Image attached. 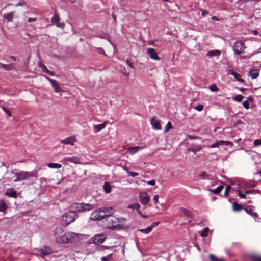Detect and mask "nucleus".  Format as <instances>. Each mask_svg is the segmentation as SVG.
I'll return each instance as SVG.
<instances>
[{"instance_id": "nucleus-1", "label": "nucleus", "mask_w": 261, "mask_h": 261, "mask_svg": "<svg viewBox=\"0 0 261 261\" xmlns=\"http://www.w3.org/2000/svg\"><path fill=\"white\" fill-rule=\"evenodd\" d=\"M114 210L112 207H103L95 211L92 213L91 218L93 220H99L112 215Z\"/></svg>"}, {"instance_id": "nucleus-2", "label": "nucleus", "mask_w": 261, "mask_h": 261, "mask_svg": "<svg viewBox=\"0 0 261 261\" xmlns=\"http://www.w3.org/2000/svg\"><path fill=\"white\" fill-rule=\"evenodd\" d=\"M94 208V205L89 203H74L71 205V210L77 213L89 211Z\"/></svg>"}, {"instance_id": "nucleus-3", "label": "nucleus", "mask_w": 261, "mask_h": 261, "mask_svg": "<svg viewBox=\"0 0 261 261\" xmlns=\"http://www.w3.org/2000/svg\"><path fill=\"white\" fill-rule=\"evenodd\" d=\"M106 221V226L108 228L114 230L119 229L121 227L119 224L121 222L120 219L112 216V215H108Z\"/></svg>"}, {"instance_id": "nucleus-4", "label": "nucleus", "mask_w": 261, "mask_h": 261, "mask_svg": "<svg viewBox=\"0 0 261 261\" xmlns=\"http://www.w3.org/2000/svg\"><path fill=\"white\" fill-rule=\"evenodd\" d=\"M56 241L58 243L64 244L67 243V232L64 233L62 228L60 227H56L54 231Z\"/></svg>"}, {"instance_id": "nucleus-5", "label": "nucleus", "mask_w": 261, "mask_h": 261, "mask_svg": "<svg viewBox=\"0 0 261 261\" xmlns=\"http://www.w3.org/2000/svg\"><path fill=\"white\" fill-rule=\"evenodd\" d=\"M78 218V215L73 210H70L62 216V220L66 225L73 222Z\"/></svg>"}, {"instance_id": "nucleus-6", "label": "nucleus", "mask_w": 261, "mask_h": 261, "mask_svg": "<svg viewBox=\"0 0 261 261\" xmlns=\"http://www.w3.org/2000/svg\"><path fill=\"white\" fill-rule=\"evenodd\" d=\"M14 174L16 176V178L14 180V182L27 180L31 177L36 176V174L34 172L21 171L18 173H14Z\"/></svg>"}, {"instance_id": "nucleus-7", "label": "nucleus", "mask_w": 261, "mask_h": 261, "mask_svg": "<svg viewBox=\"0 0 261 261\" xmlns=\"http://www.w3.org/2000/svg\"><path fill=\"white\" fill-rule=\"evenodd\" d=\"M233 50L235 54L240 55L243 53L245 46L242 41H236L233 45Z\"/></svg>"}, {"instance_id": "nucleus-8", "label": "nucleus", "mask_w": 261, "mask_h": 261, "mask_svg": "<svg viewBox=\"0 0 261 261\" xmlns=\"http://www.w3.org/2000/svg\"><path fill=\"white\" fill-rule=\"evenodd\" d=\"M106 239V235L105 234H95L91 237L89 240L90 243L96 245H99L103 243Z\"/></svg>"}, {"instance_id": "nucleus-9", "label": "nucleus", "mask_w": 261, "mask_h": 261, "mask_svg": "<svg viewBox=\"0 0 261 261\" xmlns=\"http://www.w3.org/2000/svg\"><path fill=\"white\" fill-rule=\"evenodd\" d=\"M82 235L80 233L73 232H67V243H74L79 241L81 239Z\"/></svg>"}, {"instance_id": "nucleus-10", "label": "nucleus", "mask_w": 261, "mask_h": 261, "mask_svg": "<svg viewBox=\"0 0 261 261\" xmlns=\"http://www.w3.org/2000/svg\"><path fill=\"white\" fill-rule=\"evenodd\" d=\"M44 76L50 82L53 88L54 89V91L56 93H62L63 92V90L61 89L60 86H59L58 82L54 79H52L49 77L46 76V75H44Z\"/></svg>"}, {"instance_id": "nucleus-11", "label": "nucleus", "mask_w": 261, "mask_h": 261, "mask_svg": "<svg viewBox=\"0 0 261 261\" xmlns=\"http://www.w3.org/2000/svg\"><path fill=\"white\" fill-rule=\"evenodd\" d=\"M139 200L141 204L146 205L149 203L150 199L149 196L146 192H142L139 194Z\"/></svg>"}, {"instance_id": "nucleus-12", "label": "nucleus", "mask_w": 261, "mask_h": 261, "mask_svg": "<svg viewBox=\"0 0 261 261\" xmlns=\"http://www.w3.org/2000/svg\"><path fill=\"white\" fill-rule=\"evenodd\" d=\"M60 18L59 16L55 13L51 19V21L53 24H55L57 27L63 28L65 24L63 22L59 23Z\"/></svg>"}, {"instance_id": "nucleus-13", "label": "nucleus", "mask_w": 261, "mask_h": 261, "mask_svg": "<svg viewBox=\"0 0 261 261\" xmlns=\"http://www.w3.org/2000/svg\"><path fill=\"white\" fill-rule=\"evenodd\" d=\"M146 52L149 55L150 58L154 60L159 61L160 58L158 56L155 50L152 48L147 49Z\"/></svg>"}, {"instance_id": "nucleus-14", "label": "nucleus", "mask_w": 261, "mask_h": 261, "mask_svg": "<svg viewBox=\"0 0 261 261\" xmlns=\"http://www.w3.org/2000/svg\"><path fill=\"white\" fill-rule=\"evenodd\" d=\"M150 123L153 129L160 130L162 127L160 125V120L154 117L151 118Z\"/></svg>"}, {"instance_id": "nucleus-15", "label": "nucleus", "mask_w": 261, "mask_h": 261, "mask_svg": "<svg viewBox=\"0 0 261 261\" xmlns=\"http://www.w3.org/2000/svg\"><path fill=\"white\" fill-rule=\"evenodd\" d=\"M81 158L79 156L65 157L63 159V161L66 162L73 163L74 164H81Z\"/></svg>"}, {"instance_id": "nucleus-16", "label": "nucleus", "mask_w": 261, "mask_h": 261, "mask_svg": "<svg viewBox=\"0 0 261 261\" xmlns=\"http://www.w3.org/2000/svg\"><path fill=\"white\" fill-rule=\"evenodd\" d=\"M76 141V139L74 137H69L65 139L61 140V143L64 144L74 145Z\"/></svg>"}, {"instance_id": "nucleus-17", "label": "nucleus", "mask_w": 261, "mask_h": 261, "mask_svg": "<svg viewBox=\"0 0 261 261\" xmlns=\"http://www.w3.org/2000/svg\"><path fill=\"white\" fill-rule=\"evenodd\" d=\"M107 124H108V122L105 121L103 123H102L101 124L94 125L93 129H94V132L95 133H97L98 132H100L102 129H104L106 127Z\"/></svg>"}, {"instance_id": "nucleus-18", "label": "nucleus", "mask_w": 261, "mask_h": 261, "mask_svg": "<svg viewBox=\"0 0 261 261\" xmlns=\"http://www.w3.org/2000/svg\"><path fill=\"white\" fill-rule=\"evenodd\" d=\"M244 210L248 214L254 217V218L258 217L257 214L255 212H254V209L253 207L251 206H247L245 207Z\"/></svg>"}, {"instance_id": "nucleus-19", "label": "nucleus", "mask_w": 261, "mask_h": 261, "mask_svg": "<svg viewBox=\"0 0 261 261\" xmlns=\"http://www.w3.org/2000/svg\"><path fill=\"white\" fill-rule=\"evenodd\" d=\"M143 149V147L139 146H133L127 149V152L131 155L137 153L139 149Z\"/></svg>"}, {"instance_id": "nucleus-20", "label": "nucleus", "mask_w": 261, "mask_h": 261, "mask_svg": "<svg viewBox=\"0 0 261 261\" xmlns=\"http://www.w3.org/2000/svg\"><path fill=\"white\" fill-rule=\"evenodd\" d=\"M5 194L10 197L16 198L17 197L16 191L14 190L13 189H8L6 191Z\"/></svg>"}, {"instance_id": "nucleus-21", "label": "nucleus", "mask_w": 261, "mask_h": 261, "mask_svg": "<svg viewBox=\"0 0 261 261\" xmlns=\"http://www.w3.org/2000/svg\"><path fill=\"white\" fill-rule=\"evenodd\" d=\"M39 67L41 68L43 72L48 74L50 76H54L55 73L47 69L46 66L42 64H39Z\"/></svg>"}, {"instance_id": "nucleus-22", "label": "nucleus", "mask_w": 261, "mask_h": 261, "mask_svg": "<svg viewBox=\"0 0 261 261\" xmlns=\"http://www.w3.org/2000/svg\"><path fill=\"white\" fill-rule=\"evenodd\" d=\"M228 74L234 76V78L238 81L241 82H244V80L241 78V75L233 70H229L228 71Z\"/></svg>"}, {"instance_id": "nucleus-23", "label": "nucleus", "mask_w": 261, "mask_h": 261, "mask_svg": "<svg viewBox=\"0 0 261 261\" xmlns=\"http://www.w3.org/2000/svg\"><path fill=\"white\" fill-rule=\"evenodd\" d=\"M14 64H4L0 62V68L7 71H10L13 69Z\"/></svg>"}, {"instance_id": "nucleus-24", "label": "nucleus", "mask_w": 261, "mask_h": 261, "mask_svg": "<svg viewBox=\"0 0 261 261\" xmlns=\"http://www.w3.org/2000/svg\"><path fill=\"white\" fill-rule=\"evenodd\" d=\"M221 54V52L219 50H211L207 53V56L210 58L214 56H219Z\"/></svg>"}, {"instance_id": "nucleus-25", "label": "nucleus", "mask_w": 261, "mask_h": 261, "mask_svg": "<svg viewBox=\"0 0 261 261\" xmlns=\"http://www.w3.org/2000/svg\"><path fill=\"white\" fill-rule=\"evenodd\" d=\"M51 249L49 247H44L41 249V253L43 255H47L51 253Z\"/></svg>"}, {"instance_id": "nucleus-26", "label": "nucleus", "mask_w": 261, "mask_h": 261, "mask_svg": "<svg viewBox=\"0 0 261 261\" xmlns=\"http://www.w3.org/2000/svg\"><path fill=\"white\" fill-rule=\"evenodd\" d=\"M128 208L135 210L136 209L137 213L140 211V205L138 203L130 204L127 206Z\"/></svg>"}, {"instance_id": "nucleus-27", "label": "nucleus", "mask_w": 261, "mask_h": 261, "mask_svg": "<svg viewBox=\"0 0 261 261\" xmlns=\"http://www.w3.org/2000/svg\"><path fill=\"white\" fill-rule=\"evenodd\" d=\"M249 75L251 76L252 79H256L259 75V71L257 69L251 70L249 73Z\"/></svg>"}, {"instance_id": "nucleus-28", "label": "nucleus", "mask_w": 261, "mask_h": 261, "mask_svg": "<svg viewBox=\"0 0 261 261\" xmlns=\"http://www.w3.org/2000/svg\"><path fill=\"white\" fill-rule=\"evenodd\" d=\"M8 206L3 200H0V212L6 213V210L7 209Z\"/></svg>"}, {"instance_id": "nucleus-29", "label": "nucleus", "mask_w": 261, "mask_h": 261, "mask_svg": "<svg viewBox=\"0 0 261 261\" xmlns=\"http://www.w3.org/2000/svg\"><path fill=\"white\" fill-rule=\"evenodd\" d=\"M14 14L13 12L5 14L3 16L4 19H7L9 22H12L13 19Z\"/></svg>"}, {"instance_id": "nucleus-30", "label": "nucleus", "mask_w": 261, "mask_h": 261, "mask_svg": "<svg viewBox=\"0 0 261 261\" xmlns=\"http://www.w3.org/2000/svg\"><path fill=\"white\" fill-rule=\"evenodd\" d=\"M223 188V186L221 185L218 186L217 188H216L214 190H212L210 189H208V191L212 192L215 194H218L222 191Z\"/></svg>"}, {"instance_id": "nucleus-31", "label": "nucleus", "mask_w": 261, "mask_h": 261, "mask_svg": "<svg viewBox=\"0 0 261 261\" xmlns=\"http://www.w3.org/2000/svg\"><path fill=\"white\" fill-rule=\"evenodd\" d=\"M180 210L184 214V215L186 216H187L190 218H192V216H193L192 214L189 210H188L185 208H182V207H180Z\"/></svg>"}, {"instance_id": "nucleus-32", "label": "nucleus", "mask_w": 261, "mask_h": 261, "mask_svg": "<svg viewBox=\"0 0 261 261\" xmlns=\"http://www.w3.org/2000/svg\"><path fill=\"white\" fill-rule=\"evenodd\" d=\"M103 188L106 193H109L111 192V187L110 184L108 182L104 183Z\"/></svg>"}, {"instance_id": "nucleus-33", "label": "nucleus", "mask_w": 261, "mask_h": 261, "mask_svg": "<svg viewBox=\"0 0 261 261\" xmlns=\"http://www.w3.org/2000/svg\"><path fill=\"white\" fill-rule=\"evenodd\" d=\"M47 166L50 168L59 169L61 168L62 165L59 163H50L47 164Z\"/></svg>"}, {"instance_id": "nucleus-34", "label": "nucleus", "mask_w": 261, "mask_h": 261, "mask_svg": "<svg viewBox=\"0 0 261 261\" xmlns=\"http://www.w3.org/2000/svg\"><path fill=\"white\" fill-rule=\"evenodd\" d=\"M201 149V147L200 145L197 146L193 148H191L188 149V151H191L192 152H193L194 153H196V152L199 151Z\"/></svg>"}, {"instance_id": "nucleus-35", "label": "nucleus", "mask_w": 261, "mask_h": 261, "mask_svg": "<svg viewBox=\"0 0 261 261\" xmlns=\"http://www.w3.org/2000/svg\"><path fill=\"white\" fill-rule=\"evenodd\" d=\"M209 231H210V229L208 227H205L200 233V235L202 237H207Z\"/></svg>"}, {"instance_id": "nucleus-36", "label": "nucleus", "mask_w": 261, "mask_h": 261, "mask_svg": "<svg viewBox=\"0 0 261 261\" xmlns=\"http://www.w3.org/2000/svg\"><path fill=\"white\" fill-rule=\"evenodd\" d=\"M198 176L200 177V179H208V175H207V173L205 171H201L200 172V173L198 175Z\"/></svg>"}, {"instance_id": "nucleus-37", "label": "nucleus", "mask_w": 261, "mask_h": 261, "mask_svg": "<svg viewBox=\"0 0 261 261\" xmlns=\"http://www.w3.org/2000/svg\"><path fill=\"white\" fill-rule=\"evenodd\" d=\"M233 209L234 211H239L242 209H243V207L239 204L237 203V202H234L233 203Z\"/></svg>"}, {"instance_id": "nucleus-38", "label": "nucleus", "mask_w": 261, "mask_h": 261, "mask_svg": "<svg viewBox=\"0 0 261 261\" xmlns=\"http://www.w3.org/2000/svg\"><path fill=\"white\" fill-rule=\"evenodd\" d=\"M209 257L211 261H224L223 258H219L213 254H210Z\"/></svg>"}, {"instance_id": "nucleus-39", "label": "nucleus", "mask_w": 261, "mask_h": 261, "mask_svg": "<svg viewBox=\"0 0 261 261\" xmlns=\"http://www.w3.org/2000/svg\"><path fill=\"white\" fill-rule=\"evenodd\" d=\"M138 231L145 234H148L152 231V230L151 227H148L145 229H138Z\"/></svg>"}, {"instance_id": "nucleus-40", "label": "nucleus", "mask_w": 261, "mask_h": 261, "mask_svg": "<svg viewBox=\"0 0 261 261\" xmlns=\"http://www.w3.org/2000/svg\"><path fill=\"white\" fill-rule=\"evenodd\" d=\"M244 98V96L242 95L238 94L233 98V99L237 102H241Z\"/></svg>"}, {"instance_id": "nucleus-41", "label": "nucleus", "mask_w": 261, "mask_h": 261, "mask_svg": "<svg viewBox=\"0 0 261 261\" xmlns=\"http://www.w3.org/2000/svg\"><path fill=\"white\" fill-rule=\"evenodd\" d=\"M172 128V125L170 122H168L164 128V132L167 133L169 130Z\"/></svg>"}, {"instance_id": "nucleus-42", "label": "nucleus", "mask_w": 261, "mask_h": 261, "mask_svg": "<svg viewBox=\"0 0 261 261\" xmlns=\"http://www.w3.org/2000/svg\"><path fill=\"white\" fill-rule=\"evenodd\" d=\"M208 88L211 91L213 92H216L219 90L216 84H212L209 86Z\"/></svg>"}, {"instance_id": "nucleus-43", "label": "nucleus", "mask_w": 261, "mask_h": 261, "mask_svg": "<svg viewBox=\"0 0 261 261\" xmlns=\"http://www.w3.org/2000/svg\"><path fill=\"white\" fill-rule=\"evenodd\" d=\"M112 254H110L106 256H103L101 258V261H109L112 257Z\"/></svg>"}, {"instance_id": "nucleus-44", "label": "nucleus", "mask_w": 261, "mask_h": 261, "mask_svg": "<svg viewBox=\"0 0 261 261\" xmlns=\"http://www.w3.org/2000/svg\"><path fill=\"white\" fill-rule=\"evenodd\" d=\"M230 189H231V187L230 186L228 185L226 186V187L225 188V192H224L225 196H227Z\"/></svg>"}, {"instance_id": "nucleus-45", "label": "nucleus", "mask_w": 261, "mask_h": 261, "mask_svg": "<svg viewBox=\"0 0 261 261\" xmlns=\"http://www.w3.org/2000/svg\"><path fill=\"white\" fill-rule=\"evenodd\" d=\"M261 145V140H260V139H255L254 141V142H253V145L254 146H258V145Z\"/></svg>"}, {"instance_id": "nucleus-46", "label": "nucleus", "mask_w": 261, "mask_h": 261, "mask_svg": "<svg viewBox=\"0 0 261 261\" xmlns=\"http://www.w3.org/2000/svg\"><path fill=\"white\" fill-rule=\"evenodd\" d=\"M203 109V106L202 105H198L196 107H195V109H196L198 111H201Z\"/></svg>"}, {"instance_id": "nucleus-47", "label": "nucleus", "mask_w": 261, "mask_h": 261, "mask_svg": "<svg viewBox=\"0 0 261 261\" xmlns=\"http://www.w3.org/2000/svg\"><path fill=\"white\" fill-rule=\"evenodd\" d=\"M243 106L244 108L248 110L249 108V104L247 101H244L243 102Z\"/></svg>"}, {"instance_id": "nucleus-48", "label": "nucleus", "mask_w": 261, "mask_h": 261, "mask_svg": "<svg viewBox=\"0 0 261 261\" xmlns=\"http://www.w3.org/2000/svg\"><path fill=\"white\" fill-rule=\"evenodd\" d=\"M220 144H221V143L220 142H217L216 143H214L213 144H212L211 145V148H216V147H218V146L220 145Z\"/></svg>"}, {"instance_id": "nucleus-49", "label": "nucleus", "mask_w": 261, "mask_h": 261, "mask_svg": "<svg viewBox=\"0 0 261 261\" xmlns=\"http://www.w3.org/2000/svg\"><path fill=\"white\" fill-rule=\"evenodd\" d=\"M128 175L129 176H130L133 177H135L137 176L139 174L137 172H128Z\"/></svg>"}, {"instance_id": "nucleus-50", "label": "nucleus", "mask_w": 261, "mask_h": 261, "mask_svg": "<svg viewBox=\"0 0 261 261\" xmlns=\"http://www.w3.org/2000/svg\"><path fill=\"white\" fill-rule=\"evenodd\" d=\"M159 196L158 195H155L153 197V200L155 204L159 202Z\"/></svg>"}, {"instance_id": "nucleus-51", "label": "nucleus", "mask_w": 261, "mask_h": 261, "mask_svg": "<svg viewBox=\"0 0 261 261\" xmlns=\"http://www.w3.org/2000/svg\"><path fill=\"white\" fill-rule=\"evenodd\" d=\"M159 224H160V222H154L151 224V226H149V227H151V230H152V229L154 227L158 225Z\"/></svg>"}, {"instance_id": "nucleus-52", "label": "nucleus", "mask_w": 261, "mask_h": 261, "mask_svg": "<svg viewBox=\"0 0 261 261\" xmlns=\"http://www.w3.org/2000/svg\"><path fill=\"white\" fill-rule=\"evenodd\" d=\"M3 111L5 112L9 116H11V113L9 110L5 108V107L2 108Z\"/></svg>"}, {"instance_id": "nucleus-53", "label": "nucleus", "mask_w": 261, "mask_h": 261, "mask_svg": "<svg viewBox=\"0 0 261 261\" xmlns=\"http://www.w3.org/2000/svg\"><path fill=\"white\" fill-rule=\"evenodd\" d=\"M37 21L36 18H29L28 19V22H35Z\"/></svg>"}, {"instance_id": "nucleus-54", "label": "nucleus", "mask_w": 261, "mask_h": 261, "mask_svg": "<svg viewBox=\"0 0 261 261\" xmlns=\"http://www.w3.org/2000/svg\"><path fill=\"white\" fill-rule=\"evenodd\" d=\"M147 184L151 186H154L155 184V181L154 180H151L147 181Z\"/></svg>"}, {"instance_id": "nucleus-55", "label": "nucleus", "mask_w": 261, "mask_h": 261, "mask_svg": "<svg viewBox=\"0 0 261 261\" xmlns=\"http://www.w3.org/2000/svg\"><path fill=\"white\" fill-rule=\"evenodd\" d=\"M138 214L140 216H141V217H143V218H147L148 217V216L144 215V214H143L142 213V212H141L140 211H139L138 212Z\"/></svg>"}, {"instance_id": "nucleus-56", "label": "nucleus", "mask_w": 261, "mask_h": 261, "mask_svg": "<svg viewBox=\"0 0 261 261\" xmlns=\"http://www.w3.org/2000/svg\"><path fill=\"white\" fill-rule=\"evenodd\" d=\"M255 193V190H248V191H246L245 192V193L246 194H254Z\"/></svg>"}, {"instance_id": "nucleus-57", "label": "nucleus", "mask_w": 261, "mask_h": 261, "mask_svg": "<svg viewBox=\"0 0 261 261\" xmlns=\"http://www.w3.org/2000/svg\"><path fill=\"white\" fill-rule=\"evenodd\" d=\"M245 194H243L241 192H239L238 193V195L239 196V197L241 198H246V196H245Z\"/></svg>"}, {"instance_id": "nucleus-58", "label": "nucleus", "mask_w": 261, "mask_h": 261, "mask_svg": "<svg viewBox=\"0 0 261 261\" xmlns=\"http://www.w3.org/2000/svg\"><path fill=\"white\" fill-rule=\"evenodd\" d=\"M254 261H261V257L260 256H254L253 257Z\"/></svg>"}, {"instance_id": "nucleus-59", "label": "nucleus", "mask_w": 261, "mask_h": 261, "mask_svg": "<svg viewBox=\"0 0 261 261\" xmlns=\"http://www.w3.org/2000/svg\"><path fill=\"white\" fill-rule=\"evenodd\" d=\"M24 5V4L22 2H19L18 4H16L15 6H23Z\"/></svg>"}, {"instance_id": "nucleus-60", "label": "nucleus", "mask_w": 261, "mask_h": 261, "mask_svg": "<svg viewBox=\"0 0 261 261\" xmlns=\"http://www.w3.org/2000/svg\"><path fill=\"white\" fill-rule=\"evenodd\" d=\"M122 168L128 174V172H129L130 171L128 170V169L126 167H124V166H122Z\"/></svg>"}, {"instance_id": "nucleus-61", "label": "nucleus", "mask_w": 261, "mask_h": 261, "mask_svg": "<svg viewBox=\"0 0 261 261\" xmlns=\"http://www.w3.org/2000/svg\"><path fill=\"white\" fill-rule=\"evenodd\" d=\"M252 33H253V35H258V31H256V30H253V31H252Z\"/></svg>"}, {"instance_id": "nucleus-62", "label": "nucleus", "mask_w": 261, "mask_h": 261, "mask_svg": "<svg viewBox=\"0 0 261 261\" xmlns=\"http://www.w3.org/2000/svg\"><path fill=\"white\" fill-rule=\"evenodd\" d=\"M208 13L207 11H206V10H204L202 11V15L203 16H205V15H206Z\"/></svg>"}, {"instance_id": "nucleus-63", "label": "nucleus", "mask_w": 261, "mask_h": 261, "mask_svg": "<svg viewBox=\"0 0 261 261\" xmlns=\"http://www.w3.org/2000/svg\"><path fill=\"white\" fill-rule=\"evenodd\" d=\"M10 58H11L14 61H16V58L14 56H11L10 57Z\"/></svg>"}, {"instance_id": "nucleus-64", "label": "nucleus", "mask_w": 261, "mask_h": 261, "mask_svg": "<svg viewBox=\"0 0 261 261\" xmlns=\"http://www.w3.org/2000/svg\"><path fill=\"white\" fill-rule=\"evenodd\" d=\"M212 19L213 20H216V21L218 20V18L216 16H213L212 17Z\"/></svg>"}]
</instances>
